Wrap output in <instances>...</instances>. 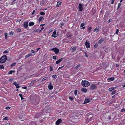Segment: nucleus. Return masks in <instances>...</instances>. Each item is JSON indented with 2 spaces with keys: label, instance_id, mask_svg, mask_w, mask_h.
I'll list each match as a JSON object with an SVG mask.
<instances>
[{
  "label": "nucleus",
  "instance_id": "nucleus-1",
  "mask_svg": "<svg viewBox=\"0 0 125 125\" xmlns=\"http://www.w3.org/2000/svg\"><path fill=\"white\" fill-rule=\"evenodd\" d=\"M7 59V56L6 55L2 56L0 58V63H3L5 62Z\"/></svg>",
  "mask_w": 125,
  "mask_h": 125
},
{
  "label": "nucleus",
  "instance_id": "nucleus-2",
  "mask_svg": "<svg viewBox=\"0 0 125 125\" xmlns=\"http://www.w3.org/2000/svg\"><path fill=\"white\" fill-rule=\"evenodd\" d=\"M82 84L83 86L85 87H88L90 85V83L89 82L86 80L82 81Z\"/></svg>",
  "mask_w": 125,
  "mask_h": 125
},
{
  "label": "nucleus",
  "instance_id": "nucleus-3",
  "mask_svg": "<svg viewBox=\"0 0 125 125\" xmlns=\"http://www.w3.org/2000/svg\"><path fill=\"white\" fill-rule=\"evenodd\" d=\"M53 51L56 54H57L59 53V50L56 48H54L51 50Z\"/></svg>",
  "mask_w": 125,
  "mask_h": 125
},
{
  "label": "nucleus",
  "instance_id": "nucleus-4",
  "mask_svg": "<svg viewBox=\"0 0 125 125\" xmlns=\"http://www.w3.org/2000/svg\"><path fill=\"white\" fill-rule=\"evenodd\" d=\"M97 88L96 85L93 84L91 85V86L90 87V89L93 90Z\"/></svg>",
  "mask_w": 125,
  "mask_h": 125
},
{
  "label": "nucleus",
  "instance_id": "nucleus-5",
  "mask_svg": "<svg viewBox=\"0 0 125 125\" xmlns=\"http://www.w3.org/2000/svg\"><path fill=\"white\" fill-rule=\"evenodd\" d=\"M83 5L81 3L79 5L78 8L80 11H82L83 9Z\"/></svg>",
  "mask_w": 125,
  "mask_h": 125
},
{
  "label": "nucleus",
  "instance_id": "nucleus-6",
  "mask_svg": "<svg viewBox=\"0 0 125 125\" xmlns=\"http://www.w3.org/2000/svg\"><path fill=\"white\" fill-rule=\"evenodd\" d=\"M85 45L86 47L87 48H89L90 47V43L89 42H87V41L85 43Z\"/></svg>",
  "mask_w": 125,
  "mask_h": 125
},
{
  "label": "nucleus",
  "instance_id": "nucleus-7",
  "mask_svg": "<svg viewBox=\"0 0 125 125\" xmlns=\"http://www.w3.org/2000/svg\"><path fill=\"white\" fill-rule=\"evenodd\" d=\"M111 115H110L108 116V118L107 119L108 122H110L113 120V118H111Z\"/></svg>",
  "mask_w": 125,
  "mask_h": 125
},
{
  "label": "nucleus",
  "instance_id": "nucleus-8",
  "mask_svg": "<svg viewBox=\"0 0 125 125\" xmlns=\"http://www.w3.org/2000/svg\"><path fill=\"white\" fill-rule=\"evenodd\" d=\"M87 120L89 121H91L92 117V115H87Z\"/></svg>",
  "mask_w": 125,
  "mask_h": 125
},
{
  "label": "nucleus",
  "instance_id": "nucleus-9",
  "mask_svg": "<svg viewBox=\"0 0 125 125\" xmlns=\"http://www.w3.org/2000/svg\"><path fill=\"white\" fill-rule=\"evenodd\" d=\"M49 90H52L53 88V86L52 85V83L50 82L48 86Z\"/></svg>",
  "mask_w": 125,
  "mask_h": 125
},
{
  "label": "nucleus",
  "instance_id": "nucleus-10",
  "mask_svg": "<svg viewBox=\"0 0 125 125\" xmlns=\"http://www.w3.org/2000/svg\"><path fill=\"white\" fill-rule=\"evenodd\" d=\"M89 99L88 98H86L85 99V100L83 104H85L88 103L90 102Z\"/></svg>",
  "mask_w": 125,
  "mask_h": 125
},
{
  "label": "nucleus",
  "instance_id": "nucleus-11",
  "mask_svg": "<svg viewBox=\"0 0 125 125\" xmlns=\"http://www.w3.org/2000/svg\"><path fill=\"white\" fill-rule=\"evenodd\" d=\"M56 30H55L53 32V34L52 35V37H57V35H56Z\"/></svg>",
  "mask_w": 125,
  "mask_h": 125
},
{
  "label": "nucleus",
  "instance_id": "nucleus-12",
  "mask_svg": "<svg viewBox=\"0 0 125 125\" xmlns=\"http://www.w3.org/2000/svg\"><path fill=\"white\" fill-rule=\"evenodd\" d=\"M63 59V58L60 59L59 60L56 61V63L57 64H58L59 63L61 62L62 61Z\"/></svg>",
  "mask_w": 125,
  "mask_h": 125
},
{
  "label": "nucleus",
  "instance_id": "nucleus-13",
  "mask_svg": "<svg viewBox=\"0 0 125 125\" xmlns=\"http://www.w3.org/2000/svg\"><path fill=\"white\" fill-rule=\"evenodd\" d=\"M36 81V80H34L32 81L29 84V86H33V85L34 83Z\"/></svg>",
  "mask_w": 125,
  "mask_h": 125
},
{
  "label": "nucleus",
  "instance_id": "nucleus-14",
  "mask_svg": "<svg viewBox=\"0 0 125 125\" xmlns=\"http://www.w3.org/2000/svg\"><path fill=\"white\" fill-rule=\"evenodd\" d=\"M62 120L61 119H58L56 122V125H59V124L61 123Z\"/></svg>",
  "mask_w": 125,
  "mask_h": 125
},
{
  "label": "nucleus",
  "instance_id": "nucleus-15",
  "mask_svg": "<svg viewBox=\"0 0 125 125\" xmlns=\"http://www.w3.org/2000/svg\"><path fill=\"white\" fill-rule=\"evenodd\" d=\"M100 29V27L99 26L96 28L94 31V32L96 31V32H97Z\"/></svg>",
  "mask_w": 125,
  "mask_h": 125
},
{
  "label": "nucleus",
  "instance_id": "nucleus-16",
  "mask_svg": "<svg viewBox=\"0 0 125 125\" xmlns=\"http://www.w3.org/2000/svg\"><path fill=\"white\" fill-rule=\"evenodd\" d=\"M62 2L61 1H59L57 3V4L56 5V6L57 7H59L61 4Z\"/></svg>",
  "mask_w": 125,
  "mask_h": 125
},
{
  "label": "nucleus",
  "instance_id": "nucleus-17",
  "mask_svg": "<svg viewBox=\"0 0 125 125\" xmlns=\"http://www.w3.org/2000/svg\"><path fill=\"white\" fill-rule=\"evenodd\" d=\"M24 26L25 28L27 27H28V22H25L24 23Z\"/></svg>",
  "mask_w": 125,
  "mask_h": 125
},
{
  "label": "nucleus",
  "instance_id": "nucleus-18",
  "mask_svg": "<svg viewBox=\"0 0 125 125\" xmlns=\"http://www.w3.org/2000/svg\"><path fill=\"white\" fill-rule=\"evenodd\" d=\"M81 91L83 92L86 93L87 91V90L86 88H82L81 89Z\"/></svg>",
  "mask_w": 125,
  "mask_h": 125
},
{
  "label": "nucleus",
  "instance_id": "nucleus-19",
  "mask_svg": "<svg viewBox=\"0 0 125 125\" xmlns=\"http://www.w3.org/2000/svg\"><path fill=\"white\" fill-rule=\"evenodd\" d=\"M34 24V23L33 22H30L29 24V26H31L33 25Z\"/></svg>",
  "mask_w": 125,
  "mask_h": 125
},
{
  "label": "nucleus",
  "instance_id": "nucleus-20",
  "mask_svg": "<svg viewBox=\"0 0 125 125\" xmlns=\"http://www.w3.org/2000/svg\"><path fill=\"white\" fill-rule=\"evenodd\" d=\"M32 53H30L28 54L27 55H26L25 56V58H27V57H29L31 56L32 55Z\"/></svg>",
  "mask_w": 125,
  "mask_h": 125
},
{
  "label": "nucleus",
  "instance_id": "nucleus-21",
  "mask_svg": "<svg viewBox=\"0 0 125 125\" xmlns=\"http://www.w3.org/2000/svg\"><path fill=\"white\" fill-rule=\"evenodd\" d=\"M114 79L115 78L114 77H112L108 79V80H110L111 81H113Z\"/></svg>",
  "mask_w": 125,
  "mask_h": 125
},
{
  "label": "nucleus",
  "instance_id": "nucleus-22",
  "mask_svg": "<svg viewBox=\"0 0 125 125\" xmlns=\"http://www.w3.org/2000/svg\"><path fill=\"white\" fill-rule=\"evenodd\" d=\"M115 88V87H111L109 88V90L110 91H112L113 90H114Z\"/></svg>",
  "mask_w": 125,
  "mask_h": 125
},
{
  "label": "nucleus",
  "instance_id": "nucleus-23",
  "mask_svg": "<svg viewBox=\"0 0 125 125\" xmlns=\"http://www.w3.org/2000/svg\"><path fill=\"white\" fill-rule=\"evenodd\" d=\"M44 19V18L42 17H40L38 21L39 22H40L42 20Z\"/></svg>",
  "mask_w": 125,
  "mask_h": 125
},
{
  "label": "nucleus",
  "instance_id": "nucleus-24",
  "mask_svg": "<svg viewBox=\"0 0 125 125\" xmlns=\"http://www.w3.org/2000/svg\"><path fill=\"white\" fill-rule=\"evenodd\" d=\"M19 96H20L21 98V100H22L23 99H24V98H23V97H22V94H19Z\"/></svg>",
  "mask_w": 125,
  "mask_h": 125
},
{
  "label": "nucleus",
  "instance_id": "nucleus-25",
  "mask_svg": "<svg viewBox=\"0 0 125 125\" xmlns=\"http://www.w3.org/2000/svg\"><path fill=\"white\" fill-rule=\"evenodd\" d=\"M103 42V40L101 39H100L99 41L98 42V43H99L100 44V43H102Z\"/></svg>",
  "mask_w": 125,
  "mask_h": 125
},
{
  "label": "nucleus",
  "instance_id": "nucleus-26",
  "mask_svg": "<svg viewBox=\"0 0 125 125\" xmlns=\"http://www.w3.org/2000/svg\"><path fill=\"white\" fill-rule=\"evenodd\" d=\"M19 84H16L15 86H16V88H18L20 87V86H19Z\"/></svg>",
  "mask_w": 125,
  "mask_h": 125
},
{
  "label": "nucleus",
  "instance_id": "nucleus-27",
  "mask_svg": "<svg viewBox=\"0 0 125 125\" xmlns=\"http://www.w3.org/2000/svg\"><path fill=\"white\" fill-rule=\"evenodd\" d=\"M116 90H114L112 93H111L112 95H113V94H115L116 93Z\"/></svg>",
  "mask_w": 125,
  "mask_h": 125
},
{
  "label": "nucleus",
  "instance_id": "nucleus-28",
  "mask_svg": "<svg viewBox=\"0 0 125 125\" xmlns=\"http://www.w3.org/2000/svg\"><path fill=\"white\" fill-rule=\"evenodd\" d=\"M81 66L80 65V64H78L77 65L76 67H75V69H77L78 67H80Z\"/></svg>",
  "mask_w": 125,
  "mask_h": 125
},
{
  "label": "nucleus",
  "instance_id": "nucleus-29",
  "mask_svg": "<svg viewBox=\"0 0 125 125\" xmlns=\"http://www.w3.org/2000/svg\"><path fill=\"white\" fill-rule=\"evenodd\" d=\"M40 14L42 15H45V13L44 12H42V11H41L40 12Z\"/></svg>",
  "mask_w": 125,
  "mask_h": 125
},
{
  "label": "nucleus",
  "instance_id": "nucleus-30",
  "mask_svg": "<svg viewBox=\"0 0 125 125\" xmlns=\"http://www.w3.org/2000/svg\"><path fill=\"white\" fill-rule=\"evenodd\" d=\"M13 72V71L12 70L10 71H9L8 73V74H11Z\"/></svg>",
  "mask_w": 125,
  "mask_h": 125
},
{
  "label": "nucleus",
  "instance_id": "nucleus-31",
  "mask_svg": "<svg viewBox=\"0 0 125 125\" xmlns=\"http://www.w3.org/2000/svg\"><path fill=\"white\" fill-rule=\"evenodd\" d=\"M77 94V90H75L74 91V94L75 95H76Z\"/></svg>",
  "mask_w": 125,
  "mask_h": 125
},
{
  "label": "nucleus",
  "instance_id": "nucleus-32",
  "mask_svg": "<svg viewBox=\"0 0 125 125\" xmlns=\"http://www.w3.org/2000/svg\"><path fill=\"white\" fill-rule=\"evenodd\" d=\"M15 64H16V63H13L11 64V67L15 65Z\"/></svg>",
  "mask_w": 125,
  "mask_h": 125
},
{
  "label": "nucleus",
  "instance_id": "nucleus-33",
  "mask_svg": "<svg viewBox=\"0 0 125 125\" xmlns=\"http://www.w3.org/2000/svg\"><path fill=\"white\" fill-rule=\"evenodd\" d=\"M69 99L71 100H72L73 99V97L69 96Z\"/></svg>",
  "mask_w": 125,
  "mask_h": 125
},
{
  "label": "nucleus",
  "instance_id": "nucleus-34",
  "mask_svg": "<svg viewBox=\"0 0 125 125\" xmlns=\"http://www.w3.org/2000/svg\"><path fill=\"white\" fill-rule=\"evenodd\" d=\"M52 77L54 78H57V76L55 75H53L52 76Z\"/></svg>",
  "mask_w": 125,
  "mask_h": 125
},
{
  "label": "nucleus",
  "instance_id": "nucleus-35",
  "mask_svg": "<svg viewBox=\"0 0 125 125\" xmlns=\"http://www.w3.org/2000/svg\"><path fill=\"white\" fill-rule=\"evenodd\" d=\"M85 25V23H82L81 25V27H82L84 26Z\"/></svg>",
  "mask_w": 125,
  "mask_h": 125
},
{
  "label": "nucleus",
  "instance_id": "nucleus-36",
  "mask_svg": "<svg viewBox=\"0 0 125 125\" xmlns=\"http://www.w3.org/2000/svg\"><path fill=\"white\" fill-rule=\"evenodd\" d=\"M0 69H4V66L2 65H0Z\"/></svg>",
  "mask_w": 125,
  "mask_h": 125
},
{
  "label": "nucleus",
  "instance_id": "nucleus-37",
  "mask_svg": "<svg viewBox=\"0 0 125 125\" xmlns=\"http://www.w3.org/2000/svg\"><path fill=\"white\" fill-rule=\"evenodd\" d=\"M52 58L56 60L57 59L56 56H53L52 57Z\"/></svg>",
  "mask_w": 125,
  "mask_h": 125
},
{
  "label": "nucleus",
  "instance_id": "nucleus-38",
  "mask_svg": "<svg viewBox=\"0 0 125 125\" xmlns=\"http://www.w3.org/2000/svg\"><path fill=\"white\" fill-rule=\"evenodd\" d=\"M10 107L9 106H7V107L5 109L7 110H8L10 109Z\"/></svg>",
  "mask_w": 125,
  "mask_h": 125
},
{
  "label": "nucleus",
  "instance_id": "nucleus-39",
  "mask_svg": "<svg viewBox=\"0 0 125 125\" xmlns=\"http://www.w3.org/2000/svg\"><path fill=\"white\" fill-rule=\"evenodd\" d=\"M10 35H12L13 34V32H12V31H11V32H10Z\"/></svg>",
  "mask_w": 125,
  "mask_h": 125
},
{
  "label": "nucleus",
  "instance_id": "nucleus-40",
  "mask_svg": "<svg viewBox=\"0 0 125 125\" xmlns=\"http://www.w3.org/2000/svg\"><path fill=\"white\" fill-rule=\"evenodd\" d=\"M8 119V118L7 117H6L3 119V120H7Z\"/></svg>",
  "mask_w": 125,
  "mask_h": 125
},
{
  "label": "nucleus",
  "instance_id": "nucleus-41",
  "mask_svg": "<svg viewBox=\"0 0 125 125\" xmlns=\"http://www.w3.org/2000/svg\"><path fill=\"white\" fill-rule=\"evenodd\" d=\"M85 56H86V57H88V55L86 52H85Z\"/></svg>",
  "mask_w": 125,
  "mask_h": 125
},
{
  "label": "nucleus",
  "instance_id": "nucleus-42",
  "mask_svg": "<svg viewBox=\"0 0 125 125\" xmlns=\"http://www.w3.org/2000/svg\"><path fill=\"white\" fill-rule=\"evenodd\" d=\"M50 71H51L53 70L52 68V67L50 66Z\"/></svg>",
  "mask_w": 125,
  "mask_h": 125
},
{
  "label": "nucleus",
  "instance_id": "nucleus-43",
  "mask_svg": "<svg viewBox=\"0 0 125 125\" xmlns=\"http://www.w3.org/2000/svg\"><path fill=\"white\" fill-rule=\"evenodd\" d=\"M119 30L118 29H117L116 30V32H115V34H118V32H119Z\"/></svg>",
  "mask_w": 125,
  "mask_h": 125
},
{
  "label": "nucleus",
  "instance_id": "nucleus-44",
  "mask_svg": "<svg viewBox=\"0 0 125 125\" xmlns=\"http://www.w3.org/2000/svg\"><path fill=\"white\" fill-rule=\"evenodd\" d=\"M98 46V45L97 44H95L94 46V47L95 48H96Z\"/></svg>",
  "mask_w": 125,
  "mask_h": 125
},
{
  "label": "nucleus",
  "instance_id": "nucleus-45",
  "mask_svg": "<svg viewBox=\"0 0 125 125\" xmlns=\"http://www.w3.org/2000/svg\"><path fill=\"white\" fill-rule=\"evenodd\" d=\"M121 4L120 3H119L118 4V9L121 6Z\"/></svg>",
  "mask_w": 125,
  "mask_h": 125
},
{
  "label": "nucleus",
  "instance_id": "nucleus-46",
  "mask_svg": "<svg viewBox=\"0 0 125 125\" xmlns=\"http://www.w3.org/2000/svg\"><path fill=\"white\" fill-rule=\"evenodd\" d=\"M52 30H53V29H50L49 31V32L50 33L52 31Z\"/></svg>",
  "mask_w": 125,
  "mask_h": 125
},
{
  "label": "nucleus",
  "instance_id": "nucleus-47",
  "mask_svg": "<svg viewBox=\"0 0 125 125\" xmlns=\"http://www.w3.org/2000/svg\"><path fill=\"white\" fill-rule=\"evenodd\" d=\"M115 1V0H112V2H111V4H113L114 3Z\"/></svg>",
  "mask_w": 125,
  "mask_h": 125
},
{
  "label": "nucleus",
  "instance_id": "nucleus-48",
  "mask_svg": "<svg viewBox=\"0 0 125 125\" xmlns=\"http://www.w3.org/2000/svg\"><path fill=\"white\" fill-rule=\"evenodd\" d=\"M44 28V27H42L41 28V30L39 32H41L42 30Z\"/></svg>",
  "mask_w": 125,
  "mask_h": 125
},
{
  "label": "nucleus",
  "instance_id": "nucleus-49",
  "mask_svg": "<svg viewBox=\"0 0 125 125\" xmlns=\"http://www.w3.org/2000/svg\"><path fill=\"white\" fill-rule=\"evenodd\" d=\"M31 52L32 53H35V51L33 50H31Z\"/></svg>",
  "mask_w": 125,
  "mask_h": 125
},
{
  "label": "nucleus",
  "instance_id": "nucleus-50",
  "mask_svg": "<svg viewBox=\"0 0 125 125\" xmlns=\"http://www.w3.org/2000/svg\"><path fill=\"white\" fill-rule=\"evenodd\" d=\"M13 80V79H12V78H11V79H10L9 80V81H10V82H11L12 81V80Z\"/></svg>",
  "mask_w": 125,
  "mask_h": 125
},
{
  "label": "nucleus",
  "instance_id": "nucleus-51",
  "mask_svg": "<svg viewBox=\"0 0 125 125\" xmlns=\"http://www.w3.org/2000/svg\"><path fill=\"white\" fill-rule=\"evenodd\" d=\"M4 35L5 36V37H7V34L6 33H4Z\"/></svg>",
  "mask_w": 125,
  "mask_h": 125
},
{
  "label": "nucleus",
  "instance_id": "nucleus-52",
  "mask_svg": "<svg viewBox=\"0 0 125 125\" xmlns=\"http://www.w3.org/2000/svg\"><path fill=\"white\" fill-rule=\"evenodd\" d=\"M3 53H8V52L7 50H6L3 52Z\"/></svg>",
  "mask_w": 125,
  "mask_h": 125
},
{
  "label": "nucleus",
  "instance_id": "nucleus-53",
  "mask_svg": "<svg viewBox=\"0 0 125 125\" xmlns=\"http://www.w3.org/2000/svg\"><path fill=\"white\" fill-rule=\"evenodd\" d=\"M76 47H73L72 48V49H73V50H75V49H76Z\"/></svg>",
  "mask_w": 125,
  "mask_h": 125
},
{
  "label": "nucleus",
  "instance_id": "nucleus-54",
  "mask_svg": "<svg viewBox=\"0 0 125 125\" xmlns=\"http://www.w3.org/2000/svg\"><path fill=\"white\" fill-rule=\"evenodd\" d=\"M27 87H22V88L26 89L27 88Z\"/></svg>",
  "mask_w": 125,
  "mask_h": 125
},
{
  "label": "nucleus",
  "instance_id": "nucleus-55",
  "mask_svg": "<svg viewBox=\"0 0 125 125\" xmlns=\"http://www.w3.org/2000/svg\"><path fill=\"white\" fill-rule=\"evenodd\" d=\"M17 31L19 32H20L21 31V29H17Z\"/></svg>",
  "mask_w": 125,
  "mask_h": 125
},
{
  "label": "nucleus",
  "instance_id": "nucleus-56",
  "mask_svg": "<svg viewBox=\"0 0 125 125\" xmlns=\"http://www.w3.org/2000/svg\"><path fill=\"white\" fill-rule=\"evenodd\" d=\"M121 111L122 112L125 111V109H122Z\"/></svg>",
  "mask_w": 125,
  "mask_h": 125
},
{
  "label": "nucleus",
  "instance_id": "nucleus-57",
  "mask_svg": "<svg viewBox=\"0 0 125 125\" xmlns=\"http://www.w3.org/2000/svg\"><path fill=\"white\" fill-rule=\"evenodd\" d=\"M44 1H42V3H41V4H42V5H43L44 3Z\"/></svg>",
  "mask_w": 125,
  "mask_h": 125
},
{
  "label": "nucleus",
  "instance_id": "nucleus-58",
  "mask_svg": "<svg viewBox=\"0 0 125 125\" xmlns=\"http://www.w3.org/2000/svg\"><path fill=\"white\" fill-rule=\"evenodd\" d=\"M35 12V10H34L33 11V12L31 14L33 15L34 13Z\"/></svg>",
  "mask_w": 125,
  "mask_h": 125
},
{
  "label": "nucleus",
  "instance_id": "nucleus-59",
  "mask_svg": "<svg viewBox=\"0 0 125 125\" xmlns=\"http://www.w3.org/2000/svg\"><path fill=\"white\" fill-rule=\"evenodd\" d=\"M92 29V28L91 27H90L89 29H88V30L90 31V30H91Z\"/></svg>",
  "mask_w": 125,
  "mask_h": 125
},
{
  "label": "nucleus",
  "instance_id": "nucleus-60",
  "mask_svg": "<svg viewBox=\"0 0 125 125\" xmlns=\"http://www.w3.org/2000/svg\"><path fill=\"white\" fill-rule=\"evenodd\" d=\"M63 66L61 67H60L58 69V70L60 69H61V68H62L63 66Z\"/></svg>",
  "mask_w": 125,
  "mask_h": 125
},
{
  "label": "nucleus",
  "instance_id": "nucleus-61",
  "mask_svg": "<svg viewBox=\"0 0 125 125\" xmlns=\"http://www.w3.org/2000/svg\"><path fill=\"white\" fill-rule=\"evenodd\" d=\"M13 84L15 85H16V82H14L13 83Z\"/></svg>",
  "mask_w": 125,
  "mask_h": 125
},
{
  "label": "nucleus",
  "instance_id": "nucleus-62",
  "mask_svg": "<svg viewBox=\"0 0 125 125\" xmlns=\"http://www.w3.org/2000/svg\"><path fill=\"white\" fill-rule=\"evenodd\" d=\"M119 66V65L117 64H115V66L116 67H118V66Z\"/></svg>",
  "mask_w": 125,
  "mask_h": 125
},
{
  "label": "nucleus",
  "instance_id": "nucleus-63",
  "mask_svg": "<svg viewBox=\"0 0 125 125\" xmlns=\"http://www.w3.org/2000/svg\"><path fill=\"white\" fill-rule=\"evenodd\" d=\"M71 36H72V35L70 34L67 37L69 38V37H71Z\"/></svg>",
  "mask_w": 125,
  "mask_h": 125
},
{
  "label": "nucleus",
  "instance_id": "nucleus-64",
  "mask_svg": "<svg viewBox=\"0 0 125 125\" xmlns=\"http://www.w3.org/2000/svg\"><path fill=\"white\" fill-rule=\"evenodd\" d=\"M5 125H10V124L9 123H7Z\"/></svg>",
  "mask_w": 125,
  "mask_h": 125
}]
</instances>
